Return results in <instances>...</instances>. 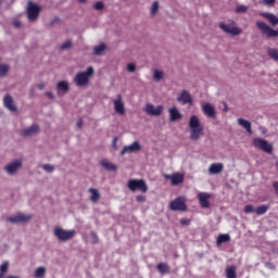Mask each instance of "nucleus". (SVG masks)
<instances>
[{
	"label": "nucleus",
	"instance_id": "nucleus-1",
	"mask_svg": "<svg viewBox=\"0 0 278 278\" xmlns=\"http://www.w3.org/2000/svg\"><path fill=\"white\" fill-rule=\"evenodd\" d=\"M189 127L191 129V140H199V138L203 136V125H201V121H199V117L197 115H192L189 118Z\"/></svg>",
	"mask_w": 278,
	"mask_h": 278
},
{
	"label": "nucleus",
	"instance_id": "nucleus-2",
	"mask_svg": "<svg viewBox=\"0 0 278 278\" xmlns=\"http://www.w3.org/2000/svg\"><path fill=\"white\" fill-rule=\"evenodd\" d=\"M94 75V68L92 66L88 67L86 72H79L76 74L74 78V83L78 88H84V86H88L90 81V77Z\"/></svg>",
	"mask_w": 278,
	"mask_h": 278
},
{
	"label": "nucleus",
	"instance_id": "nucleus-3",
	"mask_svg": "<svg viewBox=\"0 0 278 278\" xmlns=\"http://www.w3.org/2000/svg\"><path fill=\"white\" fill-rule=\"evenodd\" d=\"M252 144L255 149H260L261 151H264V153H273V144L269 143L266 139L263 138H254L252 140Z\"/></svg>",
	"mask_w": 278,
	"mask_h": 278
},
{
	"label": "nucleus",
	"instance_id": "nucleus-4",
	"mask_svg": "<svg viewBox=\"0 0 278 278\" xmlns=\"http://www.w3.org/2000/svg\"><path fill=\"white\" fill-rule=\"evenodd\" d=\"M54 236L60 242H68V240H73L75 237V230H64L61 227H55Z\"/></svg>",
	"mask_w": 278,
	"mask_h": 278
},
{
	"label": "nucleus",
	"instance_id": "nucleus-5",
	"mask_svg": "<svg viewBox=\"0 0 278 278\" xmlns=\"http://www.w3.org/2000/svg\"><path fill=\"white\" fill-rule=\"evenodd\" d=\"M127 187L128 189H130L131 192H136V190H139V192L149 191V187L147 186V182L142 179H130L128 180Z\"/></svg>",
	"mask_w": 278,
	"mask_h": 278
},
{
	"label": "nucleus",
	"instance_id": "nucleus-6",
	"mask_svg": "<svg viewBox=\"0 0 278 278\" xmlns=\"http://www.w3.org/2000/svg\"><path fill=\"white\" fill-rule=\"evenodd\" d=\"M256 27L262 31L264 36L267 38H278V30L273 29L270 26H268L266 23L262 21L256 22Z\"/></svg>",
	"mask_w": 278,
	"mask_h": 278
},
{
	"label": "nucleus",
	"instance_id": "nucleus-7",
	"mask_svg": "<svg viewBox=\"0 0 278 278\" xmlns=\"http://www.w3.org/2000/svg\"><path fill=\"white\" fill-rule=\"evenodd\" d=\"M172 212H186L188 206L186 205V198L178 197L169 203Z\"/></svg>",
	"mask_w": 278,
	"mask_h": 278
},
{
	"label": "nucleus",
	"instance_id": "nucleus-8",
	"mask_svg": "<svg viewBox=\"0 0 278 278\" xmlns=\"http://www.w3.org/2000/svg\"><path fill=\"white\" fill-rule=\"evenodd\" d=\"M40 5L34 3V2H28V8H27V16L28 21H38V17L40 16Z\"/></svg>",
	"mask_w": 278,
	"mask_h": 278
},
{
	"label": "nucleus",
	"instance_id": "nucleus-9",
	"mask_svg": "<svg viewBox=\"0 0 278 278\" xmlns=\"http://www.w3.org/2000/svg\"><path fill=\"white\" fill-rule=\"evenodd\" d=\"M143 112L148 114V116H162V112H164L163 105H153L152 103L146 104Z\"/></svg>",
	"mask_w": 278,
	"mask_h": 278
},
{
	"label": "nucleus",
	"instance_id": "nucleus-10",
	"mask_svg": "<svg viewBox=\"0 0 278 278\" xmlns=\"http://www.w3.org/2000/svg\"><path fill=\"white\" fill-rule=\"evenodd\" d=\"M212 199V194L207 193V192H200L198 194V201L200 203V207H202L203 210H210V200Z\"/></svg>",
	"mask_w": 278,
	"mask_h": 278
},
{
	"label": "nucleus",
	"instance_id": "nucleus-11",
	"mask_svg": "<svg viewBox=\"0 0 278 278\" xmlns=\"http://www.w3.org/2000/svg\"><path fill=\"white\" fill-rule=\"evenodd\" d=\"M220 29L225 31L226 34H230V36H240L242 34V30L231 24H219Z\"/></svg>",
	"mask_w": 278,
	"mask_h": 278
},
{
	"label": "nucleus",
	"instance_id": "nucleus-12",
	"mask_svg": "<svg viewBox=\"0 0 278 278\" xmlns=\"http://www.w3.org/2000/svg\"><path fill=\"white\" fill-rule=\"evenodd\" d=\"M114 110L119 116H125V102H123V96L118 94L117 99L113 101Z\"/></svg>",
	"mask_w": 278,
	"mask_h": 278
},
{
	"label": "nucleus",
	"instance_id": "nucleus-13",
	"mask_svg": "<svg viewBox=\"0 0 278 278\" xmlns=\"http://www.w3.org/2000/svg\"><path fill=\"white\" fill-rule=\"evenodd\" d=\"M202 112L207 116V118H216V109L211 103H204Z\"/></svg>",
	"mask_w": 278,
	"mask_h": 278
},
{
	"label": "nucleus",
	"instance_id": "nucleus-14",
	"mask_svg": "<svg viewBox=\"0 0 278 278\" xmlns=\"http://www.w3.org/2000/svg\"><path fill=\"white\" fill-rule=\"evenodd\" d=\"M164 177L165 179H170L172 186H179V184H184V174H165Z\"/></svg>",
	"mask_w": 278,
	"mask_h": 278
},
{
	"label": "nucleus",
	"instance_id": "nucleus-15",
	"mask_svg": "<svg viewBox=\"0 0 278 278\" xmlns=\"http://www.w3.org/2000/svg\"><path fill=\"white\" fill-rule=\"evenodd\" d=\"M142 147L140 146V142L135 141L130 146H126L123 148L121 154L125 155V153H136V151H140Z\"/></svg>",
	"mask_w": 278,
	"mask_h": 278
},
{
	"label": "nucleus",
	"instance_id": "nucleus-16",
	"mask_svg": "<svg viewBox=\"0 0 278 278\" xmlns=\"http://www.w3.org/2000/svg\"><path fill=\"white\" fill-rule=\"evenodd\" d=\"M177 101L179 103H182V105H192V96H190V92H188L187 90H184L177 98Z\"/></svg>",
	"mask_w": 278,
	"mask_h": 278
},
{
	"label": "nucleus",
	"instance_id": "nucleus-17",
	"mask_svg": "<svg viewBox=\"0 0 278 278\" xmlns=\"http://www.w3.org/2000/svg\"><path fill=\"white\" fill-rule=\"evenodd\" d=\"M28 220H31V215H25L23 213L8 218L9 223H28Z\"/></svg>",
	"mask_w": 278,
	"mask_h": 278
},
{
	"label": "nucleus",
	"instance_id": "nucleus-18",
	"mask_svg": "<svg viewBox=\"0 0 278 278\" xmlns=\"http://www.w3.org/2000/svg\"><path fill=\"white\" fill-rule=\"evenodd\" d=\"M4 108L7 110H10L11 112H16V105H14V99H12V96L7 94L3 98Z\"/></svg>",
	"mask_w": 278,
	"mask_h": 278
},
{
	"label": "nucleus",
	"instance_id": "nucleus-19",
	"mask_svg": "<svg viewBox=\"0 0 278 278\" xmlns=\"http://www.w3.org/2000/svg\"><path fill=\"white\" fill-rule=\"evenodd\" d=\"M21 166H22L21 161L16 160L10 163L9 165H7L4 169L9 173V175H14V173H16V170H18Z\"/></svg>",
	"mask_w": 278,
	"mask_h": 278
},
{
	"label": "nucleus",
	"instance_id": "nucleus-20",
	"mask_svg": "<svg viewBox=\"0 0 278 278\" xmlns=\"http://www.w3.org/2000/svg\"><path fill=\"white\" fill-rule=\"evenodd\" d=\"M225 165L223 163H213L210 165L208 172L211 175H218L222 170H224Z\"/></svg>",
	"mask_w": 278,
	"mask_h": 278
},
{
	"label": "nucleus",
	"instance_id": "nucleus-21",
	"mask_svg": "<svg viewBox=\"0 0 278 278\" xmlns=\"http://www.w3.org/2000/svg\"><path fill=\"white\" fill-rule=\"evenodd\" d=\"M168 112H169V121L172 122V123H175V122H177V121H180V118H181V113L179 112V110H177V108H170L169 110H168Z\"/></svg>",
	"mask_w": 278,
	"mask_h": 278
},
{
	"label": "nucleus",
	"instance_id": "nucleus-22",
	"mask_svg": "<svg viewBox=\"0 0 278 278\" xmlns=\"http://www.w3.org/2000/svg\"><path fill=\"white\" fill-rule=\"evenodd\" d=\"M38 131H40V127L34 124L30 127L22 130V136H34V134H38Z\"/></svg>",
	"mask_w": 278,
	"mask_h": 278
},
{
	"label": "nucleus",
	"instance_id": "nucleus-23",
	"mask_svg": "<svg viewBox=\"0 0 278 278\" xmlns=\"http://www.w3.org/2000/svg\"><path fill=\"white\" fill-rule=\"evenodd\" d=\"M56 90L59 94H66L68 92V83L62 80L56 84Z\"/></svg>",
	"mask_w": 278,
	"mask_h": 278
},
{
	"label": "nucleus",
	"instance_id": "nucleus-24",
	"mask_svg": "<svg viewBox=\"0 0 278 278\" xmlns=\"http://www.w3.org/2000/svg\"><path fill=\"white\" fill-rule=\"evenodd\" d=\"M238 125L243 127L248 131V134H253V130L251 129V122L244 119V118H239L238 119Z\"/></svg>",
	"mask_w": 278,
	"mask_h": 278
},
{
	"label": "nucleus",
	"instance_id": "nucleus-25",
	"mask_svg": "<svg viewBox=\"0 0 278 278\" xmlns=\"http://www.w3.org/2000/svg\"><path fill=\"white\" fill-rule=\"evenodd\" d=\"M88 192H90V194H91L90 201H92V203H98L99 199H101V193H99V190H97L94 188H90L88 190Z\"/></svg>",
	"mask_w": 278,
	"mask_h": 278
},
{
	"label": "nucleus",
	"instance_id": "nucleus-26",
	"mask_svg": "<svg viewBox=\"0 0 278 278\" xmlns=\"http://www.w3.org/2000/svg\"><path fill=\"white\" fill-rule=\"evenodd\" d=\"M156 270H159L161 275H168L170 273V268L166 263H159L156 266Z\"/></svg>",
	"mask_w": 278,
	"mask_h": 278
},
{
	"label": "nucleus",
	"instance_id": "nucleus-27",
	"mask_svg": "<svg viewBox=\"0 0 278 278\" xmlns=\"http://www.w3.org/2000/svg\"><path fill=\"white\" fill-rule=\"evenodd\" d=\"M229 240H231V237L229 235L222 233L217 237L216 244H217V247H220V244H223L225 242H229Z\"/></svg>",
	"mask_w": 278,
	"mask_h": 278
},
{
	"label": "nucleus",
	"instance_id": "nucleus-28",
	"mask_svg": "<svg viewBox=\"0 0 278 278\" xmlns=\"http://www.w3.org/2000/svg\"><path fill=\"white\" fill-rule=\"evenodd\" d=\"M263 16L269 21L271 25H278V17L273 13H263Z\"/></svg>",
	"mask_w": 278,
	"mask_h": 278
},
{
	"label": "nucleus",
	"instance_id": "nucleus-29",
	"mask_svg": "<svg viewBox=\"0 0 278 278\" xmlns=\"http://www.w3.org/2000/svg\"><path fill=\"white\" fill-rule=\"evenodd\" d=\"M105 49H108L105 43H101L99 46H96L93 48V55H103V51H105Z\"/></svg>",
	"mask_w": 278,
	"mask_h": 278
},
{
	"label": "nucleus",
	"instance_id": "nucleus-30",
	"mask_svg": "<svg viewBox=\"0 0 278 278\" xmlns=\"http://www.w3.org/2000/svg\"><path fill=\"white\" fill-rule=\"evenodd\" d=\"M101 166L103 168H105V170H116V165H114L105 160L101 161Z\"/></svg>",
	"mask_w": 278,
	"mask_h": 278
},
{
	"label": "nucleus",
	"instance_id": "nucleus-31",
	"mask_svg": "<svg viewBox=\"0 0 278 278\" xmlns=\"http://www.w3.org/2000/svg\"><path fill=\"white\" fill-rule=\"evenodd\" d=\"M226 277L227 278H237L238 277V274H236V266H231L226 269Z\"/></svg>",
	"mask_w": 278,
	"mask_h": 278
},
{
	"label": "nucleus",
	"instance_id": "nucleus-32",
	"mask_svg": "<svg viewBox=\"0 0 278 278\" xmlns=\"http://www.w3.org/2000/svg\"><path fill=\"white\" fill-rule=\"evenodd\" d=\"M254 212H255V214H256L257 216H263V214H266V212H268V206H266L265 204H263V205L256 207V208L254 210Z\"/></svg>",
	"mask_w": 278,
	"mask_h": 278
},
{
	"label": "nucleus",
	"instance_id": "nucleus-33",
	"mask_svg": "<svg viewBox=\"0 0 278 278\" xmlns=\"http://www.w3.org/2000/svg\"><path fill=\"white\" fill-rule=\"evenodd\" d=\"M9 266L10 263H8V261L0 265V278H5V273H8Z\"/></svg>",
	"mask_w": 278,
	"mask_h": 278
},
{
	"label": "nucleus",
	"instance_id": "nucleus-34",
	"mask_svg": "<svg viewBox=\"0 0 278 278\" xmlns=\"http://www.w3.org/2000/svg\"><path fill=\"white\" fill-rule=\"evenodd\" d=\"M267 53L271 60H275V62H278V51L275 48H268Z\"/></svg>",
	"mask_w": 278,
	"mask_h": 278
},
{
	"label": "nucleus",
	"instance_id": "nucleus-35",
	"mask_svg": "<svg viewBox=\"0 0 278 278\" xmlns=\"http://www.w3.org/2000/svg\"><path fill=\"white\" fill-rule=\"evenodd\" d=\"M46 273H47V269L45 267H38L35 270V277L36 278H42V277H45Z\"/></svg>",
	"mask_w": 278,
	"mask_h": 278
},
{
	"label": "nucleus",
	"instance_id": "nucleus-36",
	"mask_svg": "<svg viewBox=\"0 0 278 278\" xmlns=\"http://www.w3.org/2000/svg\"><path fill=\"white\" fill-rule=\"evenodd\" d=\"M237 14H247L249 12V8L247 5H238L236 8Z\"/></svg>",
	"mask_w": 278,
	"mask_h": 278
},
{
	"label": "nucleus",
	"instance_id": "nucleus-37",
	"mask_svg": "<svg viewBox=\"0 0 278 278\" xmlns=\"http://www.w3.org/2000/svg\"><path fill=\"white\" fill-rule=\"evenodd\" d=\"M153 78L154 81H161V79H164V73L162 71H155Z\"/></svg>",
	"mask_w": 278,
	"mask_h": 278
},
{
	"label": "nucleus",
	"instance_id": "nucleus-38",
	"mask_svg": "<svg viewBox=\"0 0 278 278\" xmlns=\"http://www.w3.org/2000/svg\"><path fill=\"white\" fill-rule=\"evenodd\" d=\"M9 71H10V66L1 65L0 66V77H5V75H8Z\"/></svg>",
	"mask_w": 278,
	"mask_h": 278
},
{
	"label": "nucleus",
	"instance_id": "nucleus-39",
	"mask_svg": "<svg viewBox=\"0 0 278 278\" xmlns=\"http://www.w3.org/2000/svg\"><path fill=\"white\" fill-rule=\"evenodd\" d=\"M157 10H160V3L157 1H154L151 9L152 16H155V14H157Z\"/></svg>",
	"mask_w": 278,
	"mask_h": 278
},
{
	"label": "nucleus",
	"instance_id": "nucleus-40",
	"mask_svg": "<svg viewBox=\"0 0 278 278\" xmlns=\"http://www.w3.org/2000/svg\"><path fill=\"white\" fill-rule=\"evenodd\" d=\"M71 47H73V41L67 40L63 45H61L60 49L64 51L65 49H71Z\"/></svg>",
	"mask_w": 278,
	"mask_h": 278
},
{
	"label": "nucleus",
	"instance_id": "nucleus-41",
	"mask_svg": "<svg viewBox=\"0 0 278 278\" xmlns=\"http://www.w3.org/2000/svg\"><path fill=\"white\" fill-rule=\"evenodd\" d=\"M243 212H244V214H251V213L255 212V208L253 207L252 204H248L244 206Z\"/></svg>",
	"mask_w": 278,
	"mask_h": 278
},
{
	"label": "nucleus",
	"instance_id": "nucleus-42",
	"mask_svg": "<svg viewBox=\"0 0 278 278\" xmlns=\"http://www.w3.org/2000/svg\"><path fill=\"white\" fill-rule=\"evenodd\" d=\"M43 170H46L47 173H53L54 167L50 164H46L42 166Z\"/></svg>",
	"mask_w": 278,
	"mask_h": 278
},
{
	"label": "nucleus",
	"instance_id": "nucleus-43",
	"mask_svg": "<svg viewBox=\"0 0 278 278\" xmlns=\"http://www.w3.org/2000/svg\"><path fill=\"white\" fill-rule=\"evenodd\" d=\"M127 71H128V73H136V64L129 63L127 65Z\"/></svg>",
	"mask_w": 278,
	"mask_h": 278
},
{
	"label": "nucleus",
	"instance_id": "nucleus-44",
	"mask_svg": "<svg viewBox=\"0 0 278 278\" xmlns=\"http://www.w3.org/2000/svg\"><path fill=\"white\" fill-rule=\"evenodd\" d=\"M103 8H105V5L103 4V2H97V3L93 5V9H96V10H98V11L103 10Z\"/></svg>",
	"mask_w": 278,
	"mask_h": 278
},
{
	"label": "nucleus",
	"instance_id": "nucleus-45",
	"mask_svg": "<svg viewBox=\"0 0 278 278\" xmlns=\"http://www.w3.org/2000/svg\"><path fill=\"white\" fill-rule=\"evenodd\" d=\"M180 225H182L184 227H188L190 225V219L181 218L180 219Z\"/></svg>",
	"mask_w": 278,
	"mask_h": 278
},
{
	"label": "nucleus",
	"instance_id": "nucleus-46",
	"mask_svg": "<svg viewBox=\"0 0 278 278\" xmlns=\"http://www.w3.org/2000/svg\"><path fill=\"white\" fill-rule=\"evenodd\" d=\"M263 3L265 5H275V3H277V0H263Z\"/></svg>",
	"mask_w": 278,
	"mask_h": 278
},
{
	"label": "nucleus",
	"instance_id": "nucleus-47",
	"mask_svg": "<svg viewBox=\"0 0 278 278\" xmlns=\"http://www.w3.org/2000/svg\"><path fill=\"white\" fill-rule=\"evenodd\" d=\"M136 201H138V203H144V201H147V198L144 195H137Z\"/></svg>",
	"mask_w": 278,
	"mask_h": 278
},
{
	"label": "nucleus",
	"instance_id": "nucleus-48",
	"mask_svg": "<svg viewBox=\"0 0 278 278\" xmlns=\"http://www.w3.org/2000/svg\"><path fill=\"white\" fill-rule=\"evenodd\" d=\"M23 24L21 23V21H18V20H15L14 22H13V27H16V28H18V27H21Z\"/></svg>",
	"mask_w": 278,
	"mask_h": 278
},
{
	"label": "nucleus",
	"instance_id": "nucleus-49",
	"mask_svg": "<svg viewBox=\"0 0 278 278\" xmlns=\"http://www.w3.org/2000/svg\"><path fill=\"white\" fill-rule=\"evenodd\" d=\"M83 125H84V122H83L81 119H79V121L77 122V124H76V126L78 127V129H81Z\"/></svg>",
	"mask_w": 278,
	"mask_h": 278
},
{
	"label": "nucleus",
	"instance_id": "nucleus-50",
	"mask_svg": "<svg viewBox=\"0 0 278 278\" xmlns=\"http://www.w3.org/2000/svg\"><path fill=\"white\" fill-rule=\"evenodd\" d=\"M276 194H278V181L273 184Z\"/></svg>",
	"mask_w": 278,
	"mask_h": 278
},
{
	"label": "nucleus",
	"instance_id": "nucleus-51",
	"mask_svg": "<svg viewBox=\"0 0 278 278\" xmlns=\"http://www.w3.org/2000/svg\"><path fill=\"white\" fill-rule=\"evenodd\" d=\"M37 88H38L39 90H45V84L41 83V84L37 85Z\"/></svg>",
	"mask_w": 278,
	"mask_h": 278
},
{
	"label": "nucleus",
	"instance_id": "nucleus-52",
	"mask_svg": "<svg viewBox=\"0 0 278 278\" xmlns=\"http://www.w3.org/2000/svg\"><path fill=\"white\" fill-rule=\"evenodd\" d=\"M46 94H47V97H48L49 99H53V93H52V92H46Z\"/></svg>",
	"mask_w": 278,
	"mask_h": 278
},
{
	"label": "nucleus",
	"instance_id": "nucleus-53",
	"mask_svg": "<svg viewBox=\"0 0 278 278\" xmlns=\"http://www.w3.org/2000/svg\"><path fill=\"white\" fill-rule=\"evenodd\" d=\"M117 141H118V138L115 137V138L113 139V146H114V147H116V142H117Z\"/></svg>",
	"mask_w": 278,
	"mask_h": 278
},
{
	"label": "nucleus",
	"instance_id": "nucleus-54",
	"mask_svg": "<svg viewBox=\"0 0 278 278\" xmlns=\"http://www.w3.org/2000/svg\"><path fill=\"white\" fill-rule=\"evenodd\" d=\"M78 3H86V0H78Z\"/></svg>",
	"mask_w": 278,
	"mask_h": 278
},
{
	"label": "nucleus",
	"instance_id": "nucleus-55",
	"mask_svg": "<svg viewBox=\"0 0 278 278\" xmlns=\"http://www.w3.org/2000/svg\"><path fill=\"white\" fill-rule=\"evenodd\" d=\"M7 278H18V277H16V276H9V277H7Z\"/></svg>",
	"mask_w": 278,
	"mask_h": 278
}]
</instances>
